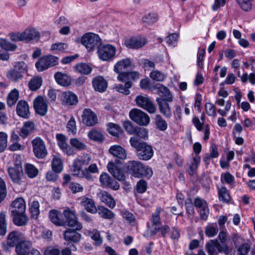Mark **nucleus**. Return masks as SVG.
<instances>
[{"label":"nucleus","instance_id":"nucleus-1","mask_svg":"<svg viewBox=\"0 0 255 255\" xmlns=\"http://www.w3.org/2000/svg\"><path fill=\"white\" fill-rule=\"evenodd\" d=\"M129 142L131 146L136 149L137 155L139 159L148 160L153 156L152 147L146 142H140L137 137H131Z\"/></svg>","mask_w":255,"mask_h":255},{"label":"nucleus","instance_id":"nucleus-53","mask_svg":"<svg viewBox=\"0 0 255 255\" xmlns=\"http://www.w3.org/2000/svg\"><path fill=\"white\" fill-rule=\"evenodd\" d=\"M76 69L78 72L84 74H88L92 70L91 68L85 63L77 64L76 66Z\"/></svg>","mask_w":255,"mask_h":255},{"label":"nucleus","instance_id":"nucleus-43","mask_svg":"<svg viewBox=\"0 0 255 255\" xmlns=\"http://www.w3.org/2000/svg\"><path fill=\"white\" fill-rule=\"evenodd\" d=\"M217 240H211L208 242L205 248L208 252L209 255H217V253L216 250H217Z\"/></svg>","mask_w":255,"mask_h":255},{"label":"nucleus","instance_id":"nucleus-57","mask_svg":"<svg viewBox=\"0 0 255 255\" xmlns=\"http://www.w3.org/2000/svg\"><path fill=\"white\" fill-rule=\"evenodd\" d=\"M7 135L4 132H0V153L3 152L7 146Z\"/></svg>","mask_w":255,"mask_h":255},{"label":"nucleus","instance_id":"nucleus-20","mask_svg":"<svg viewBox=\"0 0 255 255\" xmlns=\"http://www.w3.org/2000/svg\"><path fill=\"white\" fill-rule=\"evenodd\" d=\"M108 171L119 181H124L125 176L123 171L114 162H110L107 165Z\"/></svg>","mask_w":255,"mask_h":255},{"label":"nucleus","instance_id":"nucleus-40","mask_svg":"<svg viewBox=\"0 0 255 255\" xmlns=\"http://www.w3.org/2000/svg\"><path fill=\"white\" fill-rule=\"evenodd\" d=\"M88 137L92 140L96 141H102L104 136L100 130L93 129L88 133Z\"/></svg>","mask_w":255,"mask_h":255},{"label":"nucleus","instance_id":"nucleus-33","mask_svg":"<svg viewBox=\"0 0 255 255\" xmlns=\"http://www.w3.org/2000/svg\"><path fill=\"white\" fill-rule=\"evenodd\" d=\"M131 64V60L129 58H126L118 61L114 66V71L116 73H120L123 70L128 67Z\"/></svg>","mask_w":255,"mask_h":255},{"label":"nucleus","instance_id":"nucleus-61","mask_svg":"<svg viewBox=\"0 0 255 255\" xmlns=\"http://www.w3.org/2000/svg\"><path fill=\"white\" fill-rule=\"evenodd\" d=\"M91 238L95 241V244L97 245H100L102 243V239L101 237L100 232L94 230L91 233Z\"/></svg>","mask_w":255,"mask_h":255},{"label":"nucleus","instance_id":"nucleus-17","mask_svg":"<svg viewBox=\"0 0 255 255\" xmlns=\"http://www.w3.org/2000/svg\"><path fill=\"white\" fill-rule=\"evenodd\" d=\"M61 101L66 106H74L78 102L77 96L70 91L64 92L61 95Z\"/></svg>","mask_w":255,"mask_h":255},{"label":"nucleus","instance_id":"nucleus-37","mask_svg":"<svg viewBox=\"0 0 255 255\" xmlns=\"http://www.w3.org/2000/svg\"><path fill=\"white\" fill-rule=\"evenodd\" d=\"M158 20L157 15L154 13H149L142 17V23L145 25H152Z\"/></svg>","mask_w":255,"mask_h":255},{"label":"nucleus","instance_id":"nucleus-10","mask_svg":"<svg viewBox=\"0 0 255 255\" xmlns=\"http://www.w3.org/2000/svg\"><path fill=\"white\" fill-rule=\"evenodd\" d=\"M147 42L145 37L138 35L127 38L125 41V45L128 48L138 49L143 47Z\"/></svg>","mask_w":255,"mask_h":255},{"label":"nucleus","instance_id":"nucleus-39","mask_svg":"<svg viewBox=\"0 0 255 255\" xmlns=\"http://www.w3.org/2000/svg\"><path fill=\"white\" fill-rule=\"evenodd\" d=\"M13 216V222L17 226H21L26 224L27 218L24 213L12 214Z\"/></svg>","mask_w":255,"mask_h":255},{"label":"nucleus","instance_id":"nucleus-11","mask_svg":"<svg viewBox=\"0 0 255 255\" xmlns=\"http://www.w3.org/2000/svg\"><path fill=\"white\" fill-rule=\"evenodd\" d=\"M32 143L35 156L38 158H44L47 152L43 141L39 138H36L32 140Z\"/></svg>","mask_w":255,"mask_h":255},{"label":"nucleus","instance_id":"nucleus-8","mask_svg":"<svg viewBox=\"0 0 255 255\" xmlns=\"http://www.w3.org/2000/svg\"><path fill=\"white\" fill-rule=\"evenodd\" d=\"M135 102L138 107L147 111L149 113H156V106L148 97L138 95L136 97Z\"/></svg>","mask_w":255,"mask_h":255},{"label":"nucleus","instance_id":"nucleus-63","mask_svg":"<svg viewBox=\"0 0 255 255\" xmlns=\"http://www.w3.org/2000/svg\"><path fill=\"white\" fill-rule=\"evenodd\" d=\"M250 249V246L248 243H244L238 249L239 255H247Z\"/></svg>","mask_w":255,"mask_h":255},{"label":"nucleus","instance_id":"nucleus-47","mask_svg":"<svg viewBox=\"0 0 255 255\" xmlns=\"http://www.w3.org/2000/svg\"><path fill=\"white\" fill-rule=\"evenodd\" d=\"M0 47L6 51H14L17 48V46L10 43L4 39H0Z\"/></svg>","mask_w":255,"mask_h":255},{"label":"nucleus","instance_id":"nucleus-4","mask_svg":"<svg viewBox=\"0 0 255 255\" xmlns=\"http://www.w3.org/2000/svg\"><path fill=\"white\" fill-rule=\"evenodd\" d=\"M59 58L52 55H45L41 57L35 63L37 70L42 72L58 65Z\"/></svg>","mask_w":255,"mask_h":255},{"label":"nucleus","instance_id":"nucleus-56","mask_svg":"<svg viewBox=\"0 0 255 255\" xmlns=\"http://www.w3.org/2000/svg\"><path fill=\"white\" fill-rule=\"evenodd\" d=\"M134 134L136 136L134 137L142 139L148 138V130L144 128L136 127V131H135ZM137 138L138 139V138Z\"/></svg>","mask_w":255,"mask_h":255},{"label":"nucleus","instance_id":"nucleus-35","mask_svg":"<svg viewBox=\"0 0 255 255\" xmlns=\"http://www.w3.org/2000/svg\"><path fill=\"white\" fill-rule=\"evenodd\" d=\"M132 85L131 82H127L124 85H116L114 89L119 93L128 95L130 94L129 89L132 87Z\"/></svg>","mask_w":255,"mask_h":255},{"label":"nucleus","instance_id":"nucleus-32","mask_svg":"<svg viewBox=\"0 0 255 255\" xmlns=\"http://www.w3.org/2000/svg\"><path fill=\"white\" fill-rule=\"evenodd\" d=\"M81 203L88 212L94 214L97 212L95 203L92 199L84 197L82 199Z\"/></svg>","mask_w":255,"mask_h":255},{"label":"nucleus","instance_id":"nucleus-6","mask_svg":"<svg viewBox=\"0 0 255 255\" xmlns=\"http://www.w3.org/2000/svg\"><path fill=\"white\" fill-rule=\"evenodd\" d=\"M116 48L111 44L101 45L98 47L97 53L102 61H110L115 57Z\"/></svg>","mask_w":255,"mask_h":255},{"label":"nucleus","instance_id":"nucleus-42","mask_svg":"<svg viewBox=\"0 0 255 255\" xmlns=\"http://www.w3.org/2000/svg\"><path fill=\"white\" fill-rule=\"evenodd\" d=\"M24 169L26 174L30 178H34L38 175V169L32 164L29 163L26 164Z\"/></svg>","mask_w":255,"mask_h":255},{"label":"nucleus","instance_id":"nucleus-36","mask_svg":"<svg viewBox=\"0 0 255 255\" xmlns=\"http://www.w3.org/2000/svg\"><path fill=\"white\" fill-rule=\"evenodd\" d=\"M52 170L56 173H60L63 168V163L61 158L56 155H54L51 163Z\"/></svg>","mask_w":255,"mask_h":255},{"label":"nucleus","instance_id":"nucleus-41","mask_svg":"<svg viewBox=\"0 0 255 255\" xmlns=\"http://www.w3.org/2000/svg\"><path fill=\"white\" fill-rule=\"evenodd\" d=\"M97 211L100 216L103 218L111 219L114 217V214L113 212L103 206L98 207Z\"/></svg>","mask_w":255,"mask_h":255},{"label":"nucleus","instance_id":"nucleus-58","mask_svg":"<svg viewBox=\"0 0 255 255\" xmlns=\"http://www.w3.org/2000/svg\"><path fill=\"white\" fill-rule=\"evenodd\" d=\"M150 77L154 80L162 82L165 79L166 76L159 71H153L150 73Z\"/></svg>","mask_w":255,"mask_h":255},{"label":"nucleus","instance_id":"nucleus-29","mask_svg":"<svg viewBox=\"0 0 255 255\" xmlns=\"http://www.w3.org/2000/svg\"><path fill=\"white\" fill-rule=\"evenodd\" d=\"M62 214L56 210H52L49 212L50 220L56 226H64V220L61 218Z\"/></svg>","mask_w":255,"mask_h":255},{"label":"nucleus","instance_id":"nucleus-24","mask_svg":"<svg viewBox=\"0 0 255 255\" xmlns=\"http://www.w3.org/2000/svg\"><path fill=\"white\" fill-rule=\"evenodd\" d=\"M76 230L68 229L63 233L65 240L74 243H78L81 240V235L76 232Z\"/></svg>","mask_w":255,"mask_h":255},{"label":"nucleus","instance_id":"nucleus-14","mask_svg":"<svg viewBox=\"0 0 255 255\" xmlns=\"http://www.w3.org/2000/svg\"><path fill=\"white\" fill-rule=\"evenodd\" d=\"M32 249V243L29 240L19 241L15 246V252L19 255H29Z\"/></svg>","mask_w":255,"mask_h":255},{"label":"nucleus","instance_id":"nucleus-59","mask_svg":"<svg viewBox=\"0 0 255 255\" xmlns=\"http://www.w3.org/2000/svg\"><path fill=\"white\" fill-rule=\"evenodd\" d=\"M221 182H224L228 184L231 185L234 182V177L229 172H226L221 175Z\"/></svg>","mask_w":255,"mask_h":255},{"label":"nucleus","instance_id":"nucleus-7","mask_svg":"<svg viewBox=\"0 0 255 255\" xmlns=\"http://www.w3.org/2000/svg\"><path fill=\"white\" fill-rule=\"evenodd\" d=\"M129 117L137 125L142 126H147L150 122V118L148 115L137 109H133L130 111Z\"/></svg>","mask_w":255,"mask_h":255},{"label":"nucleus","instance_id":"nucleus-55","mask_svg":"<svg viewBox=\"0 0 255 255\" xmlns=\"http://www.w3.org/2000/svg\"><path fill=\"white\" fill-rule=\"evenodd\" d=\"M70 143L72 146L80 150H85L87 147L86 144L80 141L77 138L71 139Z\"/></svg>","mask_w":255,"mask_h":255},{"label":"nucleus","instance_id":"nucleus-45","mask_svg":"<svg viewBox=\"0 0 255 255\" xmlns=\"http://www.w3.org/2000/svg\"><path fill=\"white\" fill-rule=\"evenodd\" d=\"M19 97L18 91L14 89L12 90L8 95L7 99V103L9 107H11L15 104L17 101Z\"/></svg>","mask_w":255,"mask_h":255},{"label":"nucleus","instance_id":"nucleus-51","mask_svg":"<svg viewBox=\"0 0 255 255\" xmlns=\"http://www.w3.org/2000/svg\"><path fill=\"white\" fill-rule=\"evenodd\" d=\"M200 162V157L199 156L196 155L193 158V162L189 166L188 173L190 175H193L197 170L198 166Z\"/></svg>","mask_w":255,"mask_h":255},{"label":"nucleus","instance_id":"nucleus-31","mask_svg":"<svg viewBox=\"0 0 255 255\" xmlns=\"http://www.w3.org/2000/svg\"><path fill=\"white\" fill-rule=\"evenodd\" d=\"M21 234L17 231H12L10 232L7 237V245L10 247H14L20 240Z\"/></svg>","mask_w":255,"mask_h":255},{"label":"nucleus","instance_id":"nucleus-38","mask_svg":"<svg viewBox=\"0 0 255 255\" xmlns=\"http://www.w3.org/2000/svg\"><path fill=\"white\" fill-rule=\"evenodd\" d=\"M42 83V78L36 76L32 78L28 83V87L32 91H36L41 86Z\"/></svg>","mask_w":255,"mask_h":255},{"label":"nucleus","instance_id":"nucleus-54","mask_svg":"<svg viewBox=\"0 0 255 255\" xmlns=\"http://www.w3.org/2000/svg\"><path fill=\"white\" fill-rule=\"evenodd\" d=\"M108 130L110 134L115 136H119L122 131L121 128L118 125L113 123L109 124Z\"/></svg>","mask_w":255,"mask_h":255},{"label":"nucleus","instance_id":"nucleus-49","mask_svg":"<svg viewBox=\"0 0 255 255\" xmlns=\"http://www.w3.org/2000/svg\"><path fill=\"white\" fill-rule=\"evenodd\" d=\"M6 215L5 213H0V236H4L6 232Z\"/></svg>","mask_w":255,"mask_h":255},{"label":"nucleus","instance_id":"nucleus-60","mask_svg":"<svg viewBox=\"0 0 255 255\" xmlns=\"http://www.w3.org/2000/svg\"><path fill=\"white\" fill-rule=\"evenodd\" d=\"M251 0H236L242 9L248 11L251 9Z\"/></svg>","mask_w":255,"mask_h":255},{"label":"nucleus","instance_id":"nucleus-28","mask_svg":"<svg viewBox=\"0 0 255 255\" xmlns=\"http://www.w3.org/2000/svg\"><path fill=\"white\" fill-rule=\"evenodd\" d=\"M109 151L112 155L120 159H125L127 157L125 149L120 145H115L112 146L110 148Z\"/></svg>","mask_w":255,"mask_h":255},{"label":"nucleus","instance_id":"nucleus-27","mask_svg":"<svg viewBox=\"0 0 255 255\" xmlns=\"http://www.w3.org/2000/svg\"><path fill=\"white\" fill-rule=\"evenodd\" d=\"M93 87L97 91L102 92L106 91L107 88V82L101 76L95 78L92 81Z\"/></svg>","mask_w":255,"mask_h":255},{"label":"nucleus","instance_id":"nucleus-12","mask_svg":"<svg viewBox=\"0 0 255 255\" xmlns=\"http://www.w3.org/2000/svg\"><path fill=\"white\" fill-rule=\"evenodd\" d=\"M33 107L35 112L40 116H44L47 113L48 109L47 101L42 96H38L34 100Z\"/></svg>","mask_w":255,"mask_h":255},{"label":"nucleus","instance_id":"nucleus-2","mask_svg":"<svg viewBox=\"0 0 255 255\" xmlns=\"http://www.w3.org/2000/svg\"><path fill=\"white\" fill-rule=\"evenodd\" d=\"M27 72V66L24 62H16L13 68L7 71L6 77L12 82H18L23 79L24 74Z\"/></svg>","mask_w":255,"mask_h":255},{"label":"nucleus","instance_id":"nucleus-34","mask_svg":"<svg viewBox=\"0 0 255 255\" xmlns=\"http://www.w3.org/2000/svg\"><path fill=\"white\" fill-rule=\"evenodd\" d=\"M34 129V125L33 123L31 122H26L21 128L19 135L22 137H25L32 132Z\"/></svg>","mask_w":255,"mask_h":255},{"label":"nucleus","instance_id":"nucleus-62","mask_svg":"<svg viewBox=\"0 0 255 255\" xmlns=\"http://www.w3.org/2000/svg\"><path fill=\"white\" fill-rule=\"evenodd\" d=\"M193 204L196 208H200V209L208 206L206 201L200 198V197H196L193 201Z\"/></svg>","mask_w":255,"mask_h":255},{"label":"nucleus","instance_id":"nucleus-52","mask_svg":"<svg viewBox=\"0 0 255 255\" xmlns=\"http://www.w3.org/2000/svg\"><path fill=\"white\" fill-rule=\"evenodd\" d=\"M141 169L140 178L145 177L149 179L153 175V171L151 168L143 164Z\"/></svg>","mask_w":255,"mask_h":255},{"label":"nucleus","instance_id":"nucleus-25","mask_svg":"<svg viewBox=\"0 0 255 255\" xmlns=\"http://www.w3.org/2000/svg\"><path fill=\"white\" fill-rule=\"evenodd\" d=\"M23 41L27 42L38 39L40 37L39 32L34 28H28L22 32Z\"/></svg>","mask_w":255,"mask_h":255},{"label":"nucleus","instance_id":"nucleus-44","mask_svg":"<svg viewBox=\"0 0 255 255\" xmlns=\"http://www.w3.org/2000/svg\"><path fill=\"white\" fill-rule=\"evenodd\" d=\"M91 159V156L90 155L85 154L75 159L73 163L82 167L83 165H88Z\"/></svg>","mask_w":255,"mask_h":255},{"label":"nucleus","instance_id":"nucleus-21","mask_svg":"<svg viewBox=\"0 0 255 255\" xmlns=\"http://www.w3.org/2000/svg\"><path fill=\"white\" fill-rule=\"evenodd\" d=\"M12 214L24 213L26 205L24 199L18 198L13 201L11 204Z\"/></svg>","mask_w":255,"mask_h":255},{"label":"nucleus","instance_id":"nucleus-46","mask_svg":"<svg viewBox=\"0 0 255 255\" xmlns=\"http://www.w3.org/2000/svg\"><path fill=\"white\" fill-rule=\"evenodd\" d=\"M219 199L220 201L228 203L230 200V196L227 188L222 187L218 190Z\"/></svg>","mask_w":255,"mask_h":255},{"label":"nucleus","instance_id":"nucleus-3","mask_svg":"<svg viewBox=\"0 0 255 255\" xmlns=\"http://www.w3.org/2000/svg\"><path fill=\"white\" fill-rule=\"evenodd\" d=\"M7 171L9 177L14 183L20 185L25 183V177L20 162L15 163L13 167H9Z\"/></svg>","mask_w":255,"mask_h":255},{"label":"nucleus","instance_id":"nucleus-19","mask_svg":"<svg viewBox=\"0 0 255 255\" xmlns=\"http://www.w3.org/2000/svg\"><path fill=\"white\" fill-rule=\"evenodd\" d=\"M156 101L158 104L159 111L166 118H170L171 116V110L169 107V104L166 100L163 98H157Z\"/></svg>","mask_w":255,"mask_h":255},{"label":"nucleus","instance_id":"nucleus-22","mask_svg":"<svg viewBox=\"0 0 255 255\" xmlns=\"http://www.w3.org/2000/svg\"><path fill=\"white\" fill-rule=\"evenodd\" d=\"M153 89L157 90L158 95L161 94L164 97L163 99L166 100L169 102L173 101V96L167 87L161 84H156L153 86Z\"/></svg>","mask_w":255,"mask_h":255},{"label":"nucleus","instance_id":"nucleus-16","mask_svg":"<svg viewBox=\"0 0 255 255\" xmlns=\"http://www.w3.org/2000/svg\"><path fill=\"white\" fill-rule=\"evenodd\" d=\"M143 163L139 161H130L127 163L128 172L135 177L140 178Z\"/></svg>","mask_w":255,"mask_h":255},{"label":"nucleus","instance_id":"nucleus-48","mask_svg":"<svg viewBox=\"0 0 255 255\" xmlns=\"http://www.w3.org/2000/svg\"><path fill=\"white\" fill-rule=\"evenodd\" d=\"M39 204L38 201H33L30 206V211L31 214V217L36 219L39 214Z\"/></svg>","mask_w":255,"mask_h":255},{"label":"nucleus","instance_id":"nucleus-15","mask_svg":"<svg viewBox=\"0 0 255 255\" xmlns=\"http://www.w3.org/2000/svg\"><path fill=\"white\" fill-rule=\"evenodd\" d=\"M83 123L87 126H94L98 123L96 115L89 109H85L82 116Z\"/></svg>","mask_w":255,"mask_h":255},{"label":"nucleus","instance_id":"nucleus-5","mask_svg":"<svg viewBox=\"0 0 255 255\" xmlns=\"http://www.w3.org/2000/svg\"><path fill=\"white\" fill-rule=\"evenodd\" d=\"M63 214L65 218V220H64V222H65L64 226H68L78 231L82 230L83 226L78 221L75 211L67 209L63 211Z\"/></svg>","mask_w":255,"mask_h":255},{"label":"nucleus","instance_id":"nucleus-30","mask_svg":"<svg viewBox=\"0 0 255 255\" xmlns=\"http://www.w3.org/2000/svg\"><path fill=\"white\" fill-rule=\"evenodd\" d=\"M54 77L56 82L59 85L67 86L71 84V79L66 74L58 72L55 74Z\"/></svg>","mask_w":255,"mask_h":255},{"label":"nucleus","instance_id":"nucleus-26","mask_svg":"<svg viewBox=\"0 0 255 255\" xmlns=\"http://www.w3.org/2000/svg\"><path fill=\"white\" fill-rule=\"evenodd\" d=\"M73 175L79 178H86L87 179L93 180V177L91 174H89L87 170H82V167L75 163H73Z\"/></svg>","mask_w":255,"mask_h":255},{"label":"nucleus","instance_id":"nucleus-64","mask_svg":"<svg viewBox=\"0 0 255 255\" xmlns=\"http://www.w3.org/2000/svg\"><path fill=\"white\" fill-rule=\"evenodd\" d=\"M44 255H60V251L58 248L48 247L45 250Z\"/></svg>","mask_w":255,"mask_h":255},{"label":"nucleus","instance_id":"nucleus-9","mask_svg":"<svg viewBox=\"0 0 255 255\" xmlns=\"http://www.w3.org/2000/svg\"><path fill=\"white\" fill-rule=\"evenodd\" d=\"M100 37L94 33H88L81 38V43L89 51L93 50L100 43Z\"/></svg>","mask_w":255,"mask_h":255},{"label":"nucleus","instance_id":"nucleus-50","mask_svg":"<svg viewBox=\"0 0 255 255\" xmlns=\"http://www.w3.org/2000/svg\"><path fill=\"white\" fill-rule=\"evenodd\" d=\"M155 122L157 128L160 130L164 131L166 129L167 124L160 115L156 116Z\"/></svg>","mask_w":255,"mask_h":255},{"label":"nucleus","instance_id":"nucleus-13","mask_svg":"<svg viewBox=\"0 0 255 255\" xmlns=\"http://www.w3.org/2000/svg\"><path fill=\"white\" fill-rule=\"evenodd\" d=\"M99 180L103 187L111 188L115 190H117L120 188L119 183L113 180L107 173H102L100 176Z\"/></svg>","mask_w":255,"mask_h":255},{"label":"nucleus","instance_id":"nucleus-23","mask_svg":"<svg viewBox=\"0 0 255 255\" xmlns=\"http://www.w3.org/2000/svg\"><path fill=\"white\" fill-rule=\"evenodd\" d=\"M100 200L106 204L111 208H113L116 206V202L112 196L105 191H100L97 194Z\"/></svg>","mask_w":255,"mask_h":255},{"label":"nucleus","instance_id":"nucleus-18","mask_svg":"<svg viewBox=\"0 0 255 255\" xmlns=\"http://www.w3.org/2000/svg\"><path fill=\"white\" fill-rule=\"evenodd\" d=\"M16 111L17 114L24 119H28L30 116L29 106L24 100H20L17 103Z\"/></svg>","mask_w":255,"mask_h":255}]
</instances>
